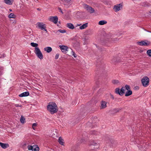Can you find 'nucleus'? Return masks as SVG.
<instances>
[{"label":"nucleus","instance_id":"obj_26","mask_svg":"<svg viewBox=\"0 0 151 151\" xmlns=\"http://www.w3.org/2000/svg\"><path fill=\"white\" fill-rule=\"evenodd\" d=\"M15 17V16L13 13H11L9 15V17L10 18H14Z\"/></svg>","mask_w":151,"mask_h":151},{"label":"nucleus","instance_id":"obj_30","mask_svg":"<svg viewBox=\"0 0 151 151\" xmlns=\"http://www.w3.org/2000/svg\"><path fill=\"white\" fill-rule=\"evenodd\" d=\"M57 32H60L62 33H63L66 32V31L65 30L63 29V30H61L60 29L57 31Z\"/></svg>","mask_w":151,"mask_h":151},{"label":"nucleus","instance_id":"obj_14","mask_svg":"<svg viewBox=\"0 0 151 151\" xmlns=\"http://www.w3.org/2000/svg\"><path fill=\"white\" fill-rule=\"evenodd\" d=\"M4 3L7 5H12L14 2V0H4Z\"/></svg>","mask_w":151,"mask_h":151},{"label":"nucleus","instance_id":"obj_41","mask_svg":"<svg viewBox=\"0 0 151 151\" xmlns=\"http://www.w3.org/2000/svg\"><path fill=\"white\" fill-rule=\"evenodd\" d=\"M81 25V24H77L76 26V27L77 26H80Z\"/></svg>","mask_w":151,"mask_h":151},{"label":"nucleus","instance_id":"obj_45","mask_svg":"<svg viewBox=\"0 0 151 151\" xmlns=\"http://www.w3.org/2000/svg\"><path fill=\"white\" fill-rule=\"evenodd\" d=\"M147 31L148 32L151 33V32H150V31Z\"/></svg>","mask_w":151,"mask_h":151},{"label":"nucleus","instance_id":"obj_18","mask_svg":"<svg viewBox=\"0 0 151 151\" xmlns=\"http://www.w3.org/2000/svg\"><path fill=\"white\" fill-rule=\"evenodd\" d=\"M66 26L68 28L71 29H73L74 28V27L73 25L71 23H67Z\"/></svg>","mask_w":151,"mask_h":151},{"label":"nucleus","instance_id":"obj_9","mask_svg":"<svg viewBox=\"0 0 151 151\" xmlns=\"http://www.w3.org/2000/svg\"><path fill=\"white\" fill-rule=\"evenodd\" d=\"M91 145L92 146H94V149L93 150H96L99 147V143L97 141H93L91 144Z\"/></svg>","mask_w":151,"mask_h":151},{"label":"nucleus","instance_id":"obj_38","mask_svg":"<svg viewBox=\"0 0 151 151\" xmlns=\"http://www.w3.org/2000/svg\"><path fill=\"white\" fill-rule=\"evenodd\" d=\"M6 56L5 55V54H3L0 57V58H4Z\"/></svg>","mask_w":151,"mask_h":151},{"label":"nucleus","instance_id":"obj_31","mask_svg":"<svg viewBox=\"0 0 151 151\" xmlns=\"http://www.w3.org/2000/svg\"><path fill=\"white\" fill-rule=\"evenodd\" d=\"M3 68L1 67H0V76L3 74Z\"/></svg>","mask_w":151,"mask_h":151},{"label":"nucleus","instance_id":"obj_13","mask_svg":"<svg viewBox=\"0 0 151 151\" xmlns=\"http://www.w3.org/2000/svg\"><path fill=\"white\" fill-rule=\"evenodd\" d=\"M0 146L4 149H5L9 146V145L7 143H4L0 142Z\"/></svg>","mask_w":151,"mask_h":151},{"label":"nucleus","instance_id":"obj_35","mask_svg":"<svg viewBox=\"0 0 151 151\" xmlns=\"http://www.w3.org/2000/svg\"><path fill=\"white\" fill-rule=\"evenodd\" d=\"M59 56V55L58 54H57L56 55L55 58V59H57L58 58Z\"/></svg>","mask_w":151,"mask_h":151},{"label":"nucleus","instance_id":"obj_6","mask_svg":"<svg viewBox=\"0 0 151 151\" xmlns=\"http://www.w3.org/2000/svg\"><path fill=\"white\" fill-rule=\"evenodd\" d=\"M123 6L122 3L116 4L114 6L113 9L115 12H117L122 9Z\"/></svg>","mask_w":151,"mask_h":151},{"label":"nucleus","instance_id":"obj_5","mask_svg":"<svg viewBox=\"0 0 151 151\" xmlns=\"http://www.w3.org/2000/svg\"><path fill=\"white\" fill-rule=\"evenodd\" d=\"M36 25L37 27L41 30H44L46 32L47 31L46 28V25L42 22H37Z\"/></svg>","mask_w":151,"mask_h":151},{"label":"nucleus","instance_id":"obj_8","mask_svg":"<svg viewBox=\"0 0 151 151\" xmlns=\"http://www.w3.org/2000/svg\"><path fill=\"white\" fill-rule=\"evenodd\" d=\"M137 43L138 45L142 46H148L150 44V42L147 40L138 42Z\"/></svg>","mask_w":151,"mask_h":151},{"label":"nucleus","instance_id":"obj_44","mask_svg":"<svg viewBox=\"0 0 151 151\" xmlns=\"http://www.w3.org/2000/svg\"><path fill=\"white\" fill-rule=\"evenodd\" d=\"M9 11L10 12H12V10L11 9H9Z\"/></svg>","mask_w":151,"mask_h":151},{"label":"nucleus","instance_id":"obj_29","mask_svg":"<svg viewBox=\"0 0 151 151\" xmlns=\"http://www.w3.org/2000/svg\"><path fill=\"white\" fill-rule=\"evenodd\" d=\"M71 54L74 58H76L77 57V55L72 50L71 52Z\"/></svg>","mask_w":151,"mask_h":151},{"label":"nucleus","instance_id":"obj_11","mask_svg":"<svg viewBox=\"0 0 151 151\" xmlns=\"http://www.w3.org/2000/svg\"><path fill=\"white\" fill-rule=\"evenodd\" d=\"M59 47L62 52L64 53H66L68 51V47L67 46L64 45H60Z\"/></svg>","mask_w":151,"mask_h":151},{"label":"nucleus","instance_id":"obj_27","mask_svg":"<svg viewBox=\"0 0 151 151\" xmlns=\"http://www.w3.org/2000/svg\"><path fill=\"white\" fill-rule=\"evenodd\" d=\"M147 53L149 57H151V49L148 50L147 51Z\"/></svg>","mask_w":151,"mask_h":151},{"label":"nucleus","instance_id":"obj_24","mask_svg":"<svg viewBox=\"0 0 151 151\" xmlns=\"http://www.w3.org/2000/svg\"><path fill=\"white\" fill-rule=\"evenodd\" d=\"M25 119L24 117L22 116H21V118L20 119V121L21 123L24 124L25 122Z\"/></svg>","mask_w":151,"mask_h":151},{"label":"nucleus","instance_id":"obj_12","mask_svg":"<svg viewBox=\"0 0 151 151\" xmlns=\"http://www.w3.org/2000/svg\"><path fill=\"white\" fill-rule=\"evenodd\" d=\"M58 130L56 129H54L52 130L51 133V135L53 138L58 136Z\"/></svg>","mask_w":151,"mask_h":151},{"label":"nucleus","instance_id":"obj_23","mask_svg":"<svg viewBox=\"0 0 151 151\" xmlns=\"http://www.w3.org/2000/svg\"><path fill=\"white\" fill-rule=\"evenodd\" d=\"M125 88L124 87H122L120 90V92H121V95H122V94L125 93Z\"/></svg>","mask_w":151,"mask_h":151},{"label":"nucleus","instance_id":"obj_34","mask_svg":"<svg viewBox=\"0 0 151 151\" xmlns=\"http://www.w3.org/2000/svg\"><path fill=\"white\" fill-rule=\"evenodd\" d=\"M124 88H125V90L126 89L127 90V91L130 90V86H129L128 85H126L125 86V87H124Z\"/></svg>","mask_w":151,"mask_h":151},{"label":"nucleus","instance_id":"obj_33","mask_svg":"<svg viewBox=\"0 0 151 151\" xmlns=\"http://www.w3.org/2000/svg\"><path fill=\"white\" fill-rule=\"evenodd\" d=\"M112 83L114 84H117L119 83V81L117 80H114L112 81Z\"/></svg>","mask_w":151,"mask_h":151},{"label":"nucleus","instance_id":"obj_32","mask_svg":"<svg viewBox=\"0 0 151 151\" xmlns=\"http://www.w3.org/2000/svg\"><path fill=\"white\" fill-rule=\"evenodd\" d=\"M37 126V124L36 123H34L32 124V128L34 130H35V127Z\"/></svg>","mask_w":151,"mask_h":151},{"label":"nucleus","instance_id":"obj_10","mask_svg":"<svg viewBox=\"0 0 151 151\" xmlns=\"http://www.w3.org/2000/svg\"><path fill=\"white\" fill-rule=\"evenodd\" d=\"M49 20L56 24H57L58 22V18L57 16L51 17L49 18Z\"/></svg>","mask_w":151,"mask_h":151},{"label":"nucleus","instance_id":"obj_3","mask_svg":"<svg viewBox=\"0 0 151 151\" xmlns=\"http://www.w3.org/2000/svg\"><path fill=\"white\" fill-rule=\"evenodd\" d=\"M141 82L143 86L146 87L149 85V79L147 77L145 76L142 79Z\"/></svg>","mask_w":151,"mask_h":151},{"label":"nucleus","instance_id":"obj_21","mask_svg":"<svg viewBox=\"0 0 151 151\" xmlns=\"http://www.w3.org/2000/svg\"><path fill=\"white\" fill-rule=\"evenodd\" d=\"M132 94V91L130 90H128L125 93V96H127L131 95Z\"/></svg>","mask_w":151,"mask_h":151},{"label":"nucleus","instance_id":"obj_42","mask_svg":"<svg viewBox=\"0 0 151 151\" xmlns=\"http://www.w3.org/2000/svg\"><path fill=\"white\" fill-rule=\"evenodd\" d=\"M92 134H95V131H93V133H92Z\"/></svg>","mask_w":151,"mask_h":151},{"label":"nucleus","instance_id":"obj_39","mask_svg":"<svg viewBox=\"0 0 151 151\" xmlns=\"http://www.w3.org/2000/svg\"><path fill=\"white\" fill-rule=\"evenodd\" d=\"M15 106H16V107H21L22 106V105H19V104H16L15 105Z\"/></svg>","mask_w":151,"mask_h":151},{"label":"nucleus","instance_id":"obj_43","mask_svg":"<svg viewBox=\"0 0 151 151\" xmlns=\"http://www.w3.org/2000/svg\"><path fill=\"white\" fill-rule=\"evenodd\" d=\"M40 10L41 9L40 8H38L37 9V10L40 11Z\"/></svg>","mask_w":151,"mask_h":151},{"label":"nucleus","instance_id":"obj_2","mask_svg":"<svg viewBox=\"0 0 151 151\" xmlns=\"http://www.w3.org/2000/svg\"><path fill=\"white\" fill-rule=\"evenodd\" d=\"M31 45L32 47H35V50L34 52L37 57L40 60L42 59L43 58V55L39 48L37 47L38 44L36 43L31 42Z\"/></svg>","mask_w":151,"mask_h":151},{"label":"nucleus","instance_id":"obj_17","mask_svg":"<svg viewBox=\"0 0 151 151\" xmlns=\"http://www.w3.org/2000/svg\"><path fill=\"white\" fill-rule=\"evenodd\" d=\"M106 102L104 101H102L101 102V109H104L106 107Z\"/></svg>","mask_w":151,"mask_h":151},{"label":"nucleus","instance_id":"obj_4","mask_svg":"<svg viewBox=\"0 0 151 151\" xmlns=\"http://www.w3.org/2000/svg\"><path fill=\"white\" fill-rule=\"evenodd\" d=\"M82 5L83 8L88 12L91 13L94 12L95 11L94 10L91 6L84 3H83Z\"/></svg>","mask_w":151,"mask_h":151},{"label":"nucleus","instance_id":"obj_16","mask_svg":"<svg viewBox=\"0 0 151 151\" xmlns=\"http://www.w3.org/2000/svg\"><path fill=\"white\" fill-rule=\"evenodd\" d=\"M44 50L47 53L50 52L52 50V48L50 47H47L44 49Z\"/></svg>","mask_w":151,"mask_h":151},{"label":"nucleus","instance_id":"obj_40","mask_svg":"<svg viewBox=\"0 0 151 151\" xmlns=\"http://www.w3.org/2000/svg\"><path fill=\"white\" fill-rule=\"evenodd\" d=\"M110 96H111V98L113 99H114V97L111 94L110 95Z\"/></svg>","mask_w":151,"mask_h":151},{"label":"nucleus","instance_id":"obj_19","mask_svg":"<svg viewBox=\"0 0 151 151\" xmlns=\"http://www.w3.org/2000/svg\"><path fill=\"white\" fill-rule=\"evenodd\" d=\"M88 23H86L83 24L82 25L80 26L79 27V28L81 29H83L86 28L88 26Z\"/></svg>","mask_w":151,"mask_h":151},{"label":"nucleus","instance_id":"obj_1","mask_svg":"<svg viewBox=\"0 0 151 151\" xmlns=\"http://www.w3.org/2000/svg\"><path fill=\"white\" fill-rule=\"evenodd\" d=\"M47 110L52 114L56 113L58 110V108L57 105L54 102H50L47 107Z\"/></svg>","mask_w":151,"mask_h":151},{"label":"nucleus","instance_id":"obj_37","mask_svg":"<svg viewBox=\"0 0 151 151\" xmlns=\"http://www.w3.org/2000/svg\"><path fill=\"white\" fill-rule=\"evenodd\" d=\"M71 0H64L65 2L67 3L70 2Z\"/></svg>","mask_w":151,"mask_h":151},{"label":"nucleus","instance_id":"obj_7","mask_svg":"<svg viewBox=\"0 0 151 151\" xmlns=\"http://www.w3.org/2000/svg\"><path fill=\"white\" fill-rule=\"evenodd\" d=\"M27 148L29 150H32V151H39V148L37 145L33 146L28 145Z\"/></svg>","mask_w":151,"mask_h":151},{"label":"nucleus","instance_id":"obj_25","mask_svg":"<svg viewBox=\"0 0 151 151\" xmlns=\"http://www.w3.org/2000/svg\"><path fill=\"white\" fill-rule=\"evenodd\" d=\"M115 93L116 94H118L121 95V92L119 88H117L115 89Z\"/></svg>","mask_w":151,"mask_h":151},{"label":"nucleus","instance_id":"obj_36","mask_svg":"<svg viewBox=\"0 0 151 151\" xmlns=\"http://www.w3.org/2000/svg\"><path fill=\"white\" fill-rule=\"evenodd\" d=\"M58 9L59 11L62 14H63V12L62 11V10L60 8V7L58 8Z\"/></svg>","mask_w":151,"mask_h":151},{"label":"nucleus","instance_id":"obj_22","mask_svg":"<svg viewBox=\"0 0 151 151\" xmlns=\"http://www.w3.org/2000/svg\"><path fill=\"white\" fill-rule=\"evenodd\" d=\"M107 22L105 20L100 21L99 22V24L100 25H103L107 23Z\"/></svg>","mask_w":151,"mask_h":151},{"label":"nucleus","instance_id":"obj_15","mask_svg":"<svg viewBox=\"0 0 151 151\" xmlns=\"http://www.w3.org/2000/svg\"><path fill=\"white\" fill-rule=\"evenodd\" d=\"M29 93L28 92L26 91L23 92L19 95V96L20 97H23L27 96H29Z\"/></svg>","mask_w":151,"mask_h":151},{"label":"nucleus","instance_id":"obj_28","mask_svg":"<svg viewBox=\"0 0 151 151\" xmlns=\"http://www.w3.org/2000/svg\"><path fill=\"white\" fill-rule=\"evenodd\" d=\"M122 109V108H118L115 109H114V111L116 112H117L120 111Z\"/></svg>","mask_w":151,"mask_h":151},{"label":"nucleus","instance_id":"obj_20","mask_svg":"<svg viewBox=\"0 0 151 151\" xmlns=\"http://www.w3.org/2000/svg\"><path fill=\"white\" fill-rule=\"evenodd\" d=\"M58 142L60 145H64V141L61 137H60L59 138Z\"/></svg>","mask_w":151,"mask_h":151}]
</instances>
